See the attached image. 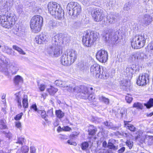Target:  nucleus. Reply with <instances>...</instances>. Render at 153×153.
Here are the masks:
<instances>
[{
	"instance_id": "1",
	"label": "nucleus",
	"mask_w": 153,
	"mask_h": 153,
	"mask_svg": "<svg viewBox=\"0 0 153 153\" xmlns=\"http://www.w3.org/2000/svg\"><path fill=\"white\" fill-rule=\"evenodd\" d=\"M2 13L0 15V25L2 27L7 28L12 27L16 21V16L12 13L8 14L6 15Z\"/></svg>"
},
{
	"instance_id": "2",
	"label": "nucleus",
	"mask_w": 153,
	"mask_h": 153,
	"mask_svg": "<svg viewBox=\"0 0 153 153\" xmlns=\"http://www.w3.org/2000/svg\"><path fill=\"white\" fill-rule=\"evenodd\" d=\"M97 38V33L96 32L88 30L83 37L82 40V43L85 46L91 47L96 42Z\"/></svg>"
},
{
	"instance_id": "3",
	"label": "nucleus",
	"mask_w": 153,
	"mask_h": 153,
	"mask_svg": "<svg viewBox=\"0 0 153 153\" xmlns=\"http://www.w3.org/2000/svg\"><path fill=\"white\" fill-rule=\"evenodd\" d=\"M47 8L49 13L58 19H61L64 16V13H62L63 11L56 2H49L47 5Z\"/></svg>"
},
{
	"instance_id": "4",
	"label": "nucleus",
	"mask_w": 153,
	"mask_h": 153,
	"mask_svg": "<svg viewBox=\"0 0 153 153\" xmlns=\"http://www.w3.org/2000/svg\"><path fill=\"white\" fill-rule=\"evenodd\" d=\"M43 22L42 17L39 15L33 16L30 22V27L33 32L37 33L41 29Z\"/></svg>"
},
{
	"instance_id": "5",
	"label": "nucleus",
	"mask_w": 153,
	"mask_h": 153,
	"mask_svg": "<svg viewBox=\"0 0 153 153\" xmlns=\"http://www.w3.org/2000/svg\"><path fill=\"white\" fill-rule=\"evenodd\" d=\"M146 35L143 33L134 36L132 39L131 42L132 48L138 49L143 47L146 43Z\"/></svg>"
},
{
	"instance_id": "6",
	"label": "nucleus",
	"mask_w": 153,
	"mask_h": 153,
	"mask_svg": "<svg viewBox=\"0 0 153 153\" xmlns=\"http://www.w3.org/2000/svg\"><path fill=\"white\" fill-rule=\"evenodd\" d=\"M62 46L60 44H52L47 48V52L49 55L52 57H58L61 52Z\"/></svg>"
},
{
	"instance_id": "7",
	"label": "nucleus",
	"mask_w": 153,
	"mask_h": 153,
	"mask_svg": "<svg viewBox=\"0 0 153 153\" xmlns=\"http://www.w3.org/2000/svg\"><path fill=\"white\" fill-rule=\"evenodd\" d=\"M67 9L70 15H76L80 13L81 7L78 3L71 2L68 4Z\"/></svg>"
},
{
	"instance_id": "8",
	"label": "nucleus",
	"mask_w": 153,
	"mask_h": 153,
	"mask_svg": "<svg viewBox=\"0 0 153 153\" xmlns=\"http://www.w3.org/2000/svg\"><path fill=\"white\" fill-rule=\"evenodd\" d=\"M91 14L95 22H100L105 17L103 10L99 8H92L91 10Z\"/></svg>"
},
{
	"instance_id": "9",
	"label": "nucleus",
	"mask_w": 153,
	"mask_h": 153,
	"mask_svg": "<svg viewBox=\"0 0 153 153\" xmlns=\"http://www.w3.org/2000/svg\"><path fill=\"white\" fill-rule=\"evenodd\" d=\"M130 59L133 62L137 60L140 63H143L148 59V56L143 53L134 52L131 55Z\"/></svg>"
},
{
	"instance_id": "10",
	"label": "nucleus",
	"mask_w": 153,
	"mask_h": 153,
	"mask_svg": "<svg viewBox=\"0 0 153 153\" xmlns=\"http://www.w3.org/2000/svg\"><path fill=\"white\" fill-rule=\"evenodd\" d=\"M123 37L120 30H119L114 33H110L108 36V39L112 41L114 44H117L121 41Z\"/></svg>"
},
{
	"instance_id": "11",
	"label": "nucleus",
	"mask_w": 153,
	"mask_h": 153,
	"mask_svg": "<svg viewBox=\"0 0 153 153\" xmlns=\"http://www.w3.org/2000/svg\"><path fill=\"white\" fill-rule=\"evenodd\" d=\"M108 54L107 51L105 50H100L96 53L97 59L100 62L105 63L108 59Z\"/></svg>"
},
{
	"instance_id": "12",
	"label": "nucleus",
	"mask_w": 153,
	"mask_h": 153,
	"mask_svg": "<svg viewBox=\"0 0 153 153\" xmlns=\"http://www.w3.org/2000/svg\"><path fill=\"white\" fill-rule=\"evenodd\" d=\"M149 75L146 73L140 74L137 79V83L139 86L146 85L149 82Z\"/></svg>"
},
{
	"instance_id": "13",
	"label": "nucleus",
	"mask_w": 153,
	"mask_h": 153,
	"mask_svg": "<svg viewBox=\"0 0 153 153\" xmlns=\"http://www.w3.org/2000/svg\"><path fill=\"white\" fill-rule=\"evenodd\" d=\"M81 93V97L83 99H86L87 97L88 90L87 88L82 86H75L74 90V94Z\"/></svg>"
},
{
	"instance_id": "14",
	"label": "nucleus",
	"mask_w": 153,
	"mask_h": 153,
	"mask_svg": "<svg viewBox=\"0 0 153 153\" xmlns=\"http://www.w3.org/2000/svg\"><path fill=\"white\" fill-rule=\"evenodd\" d=\"M101 68L100 66L97 64H94L91 65L90 67V71L91 74L97 78L99 76Z\"/></svg>"
},
{
	"instance_id": "15",
	"label": "nucleus",
	"mask_w": 153,
	"mask_h": 153,
	"mask_svg": "<svg viewBox=\"0 0 153 153\" xmlns=\"http://www.w3.org/2000/svg\"><path fill=\"white\" fill-rule=\"evenodd\" d=\"M67 55L69 57V59L72 64L76 60L77 57V52L73 49H69L67 51Z\"/></svg>"
},
{
	"instance_id": "16",
	"label": "nucleus",
	"mask_w": 153,
	"mask_h": 153,
	"mask_svg": "<svg viewBox=\"0 0 153 153\" xmlns=\"http://www.w3.org/2000/svg\"><path fill=\"white\" fill-rule=\"evenodd\" d=\"M68 38L67 37L62 38L61 35H57L52 38V44H60L61 45L64 43L65 41H66Z\"/></svg>"
},
{
	"instance_id": "17",
	"label": "nucleus",
	"mask_w": 153,
	"mask_h": 153,
	"mask_svg": "<svg viewBox=\"0 0 153 153\" xmlns=\"http://www.w3.org/2000/svg\"><path fill=\"white\" fill-rule=\"evenodd\" d=\"M61 62L62 64L64 65H70L71 63L67 54H63L61 57Z\"/></svg>"
},
{
	"instance_id": "18",
	"label": "nucleus",
	"mask_w": 153,
	"mask_h": 153,
	"mask_svg": "<svg viewBox=\"0 0 153 153\" xmlns=\"http://www.w3.org/2000/svg\"><path fill=\"white\" fill-rule=\"evenodd\" d=\"M99 76L97 78H100L104 79H107L109 76V74L105 68H102L101 70L100 73H99Z\"/></svg>"
},
{
	"instance_id": "19",
	"label": "nucleus",
	"mask_w": 153,
	"mask_h": 153,
	"mask_svg": "<svg viewBox=\"0 0 153 153\" xmlns=\"http://www.w3.org/2000/svg\"><path fill=\"white\" fill-rule=\"evenodd\" d=\"M13 0H2L1 3L5 9L7 8L5 11H7V10L10 9L13 5Z\"/></svg>"
},
{
	"instance_id": "20",
	"label": "nucleus",
	"mask_w": 153,
	"mask_h": 153,
	"mask_svg": "<svg viewBox=\"0 0 153 153\" xmlns=\"http://www.w3.org/2000/svg\"><path fill=\"white\" fill-rule=\"evenodd\" d=\"M136 67V65L135 64H132L127 67L125 70L126 74L127 76H132L133 74L134 71L136 70L135 69Z\"/></svg>"
},
{
	"instance_id": "21",
	"label": "nucleus",
	"mask_w": 153,
	"mask_h": 153,
	"mask_svg": "<svg viewBox=\"0 0 153 153\" xmlns=\"http://www.w3.org/2000/svg\"><path fill=\"white\" fill-rule=\"evenodd\" d=\"M10 70L12 74H15L19 70L17 65L14 62H12L10 66Z\"/></svg>"
},
{
	"instance_id": "22",
	"label": "nucleus",
	"mask_w": 153,
	"mask_h": 153,
	"mask_svg": "<svg viewBox=\"0 0 153 153\" xmlns=\"http://www.w3.org/2000/svg\"><path fill=\"white\" fill-rule=\"evenodd\" d=\"M54 83L56 85L59 87L66 88L68 85L65 81H62L60 80H56Z\"/></svg>"
},
{
	"instance_id": "23",
	"label": "nucleus",
	"mask_w": 153,
	"mask_h": 153,
	"mask_svg": "<svg viewBox=\"0 0 153 153\" xmlns=\"http://www.w3.org/2000/svg\"><path fill=\"white\" fill-rule=\"evenodd\" d=\"M40 35L43 44L46 43L48 42L50 39L49 36L47 33H44L42 34H40Z\"/></svg>"
},
{
	"instance_id": "24",
	"label": "nucleus",
	"mask_w": 153,
	"mask_h": 153,
	"mask_svg": "<svg viewBox=\"0 0 153 153\" xmlns=\"http://www.w3.org/2000/svg\"><path fill=\"white\" fill-rule=\"evenodd\" d=\"M98 98L100 102H103L106 104L107 105L109 103V99L102 95H99L98 96Z\"/></svg>"
},
{
	"instance_id": "25",
	"label": "nucleus",
	"mask_w": 153,
	"mask_h": 153,
	"mask_svg": "<svg viewBox=\"0 0 153 153\" xmlns=\"http://www.w3.org/2000/svg\"><path fill=\"white\" fill-rule=\"evenodd\" d=\"M128 122L124 121L125 127L129 129L131 131H135L136 130L135 127L132 124H129Z\"/></svg>"
},
{
	"instance_id": "26",
	"label": "nucleus",
	"mask_w": 153,
	"mask_h": 153,
	"mask_svg": "<svg viewBox=\"0 0 153 153\" xmlns=\"http://www.w3.org/2000/svg\"><path fill=\"white\" fill-rule=\"evenodd\" d=\"M152 18L149 15L146 14L144 16V19L146 25H149L152 22Z\"/></svg>"
},
{
	"instance_id": "27",
	"label": "nucleus",
	"mask_w": 153,
	"mask_h": 153,
	"mask_svg": "<svg viewBox=\"0 0 153 153\" xmlns=\"http://www.w3.org/2000/svg\"><path fill=\"white\" fill-rule=\"evenodd\" d=\"M14 82L15 84L16 85H18L20 83L23 82V78L20 76H16L14 78Z\"/></svg>"
},
{
	"instance_id": "28",
	"label": "nucleus",
	"mask_w": 153,
	"mask_h": 153,
	"mask_svg": "<svg viewBox=\"0 0 153 153\" xmlns=\"http://www.w3.org/2000/svg\"><path fill=\"white\" fill-rule=\"evenodd\" d=\"M29 147L26 146H22L20 150H18L16 153H28Z\"/></svg>"
},
{
	"instance_id": "29",
	"label": "nucleus",
	"mask_w": 153,
	"mask_h": 153,
	"mask_svg": "<svg viewBox=\"0 0 153 153\" xmlns=\"http://www.w3.org/2000/svg\"><path fill=\"white\" fill-rule=\"evenodd\" d=\"M22 105L24 108H27L28 107V103L27 97V96H24L22 100Z\"/></svg>"
},
{
	"instance_id": "30",
	"label": "nucleus",
	"mask_w": 153,
	"mask_h": 153,
	"mask_svg": "<svg viewBox=\"0 0 153 153\" xmlns=\"http://www.w3.org/2000/svg\"><path fill=\"white\" fill-rule=\"evenodd\" d=\"M16 100L17 102V106L19 108H22L21 103V96L19 94H16Z\"/></svg>"
},
{
	"instance_id": "31",
	"label": "nucleus",
	"mask_w": 153,
	"mask_h": 153,
	"mask_svg": "<svg viewBox=\"0 0 153 153\" xmlns=\"http://www.w3.org/2000/svg\"><path fill=\"white\" fill-rule=\"evenodd\" d=\"M47 91L49 92L50 94L53 95L58 91V89L53 86H51L50 88L47 89Z\"/></svg>"
},
{
	"instance_id": "32",
	"label": "nucleus",
	"mask_w": 153,
	"mask_h": 153,
	"mask_svg": "<svg viewBox=\"0 0 153 153\" xmlns=\"http://www.w3.org/2000/svg\"><path fill=\"white\" fill-rule=\"evenodd\" d=\"M74 85H69L67 87L66 89L70 93L74 94Z\"/></svg>"
},
{
	"instance_id": "33",
	"label": "nucleus",
	"mask_w": 153,
	"mask_h": 153,
	"mask_svg": "<svg viewBox=\"0 0 153 153\" xmlns=\"http://www.w3.org/2000/svg\"><path fill=\"white\" fill-rule=\"evenodd\" d=\"M13 48L14 49L18 51L20 54L22 55H25V53L21 48L16 45H13Z\"/></svg>"
},
{
	"instance_id": "34",
	"label": "nucleus",
	"mask_w": 153,
	"mask_h": 153,
	"mask_svg": "<svg viewBox=\"0 0 153 153\" xmlns=\"http://www.w3.org/2000/svg\"><path fill=\"white\" fill-rule=\"evenodd\" d=\"M56 115L59 118H62L64 116V113L60 110H57L55 111Z\"/></svg>"
},
{
	"instance_id": "35",
	"label": "nucleus",
	"mask_w": 153,
	"mask_h": 153,
	"mask_svg": "<svg viewBox=\"0 0 153 153\" xmlns=\"http://www.w3.org/2000/svg\"><path fill=\"white\" fill-rule=\"evenodd\" d=\"M107 21L110 24L114 23L115 22V19L111 15L107 16Z\"/></svg>"
},
{
	"instance_id": "36",
	"label": "nucleus",
	"mask_w": 153,
	"mask_h": 153,
	"mask_svg": "<svg viewBox=\"0 0 153 153\" xmlns=\"http://www.w3.org/2000/svg\"><path fill=\"white\" fill-rule=\"evenodd\" d=\"M133 107L136 108L138 109H142L143 107L142 104L139 102H135L133 105Z\"/></svg>"
},
{
	"instance_id": "37",
	"label": "nucleus",
	"mask_w": 153,
	"mask_h": 153,
	"mask_svg": "<svg viewBox=\"0 0 153 153\" xmlns=\"http://www.w3.org/2000/svg\"><path fill=\"white\" fill-rule=\"evenodd\" d=\"M3 51L8 54L10 55L12 53V49L7 46H4Z\"/></svg>"
},
{
	"instance_id": "38",
	"label": "nucleus",
	"mask_w": 153,
	"mask_h": 153,
	"mask_svg": "<svg viewBox=\"0 0 153 153\" xmlns=\"http://www.w3.org/2000/svg\"><path fill=\"white\" fill-rule=\"evenodd\" d=\"M35 40V42L36 43L39 44H43L40 35L36 37Z\"/></svg>"
},
{
	"instance_id": "39",
	"label": "nucleus",
	"mask_w": 153,
	"mask_h": 153,
	"mask_svg": "<svg viewBox=\"0 0 153 153\" xmlns=\"http://www.w3.org/2000/svg\"><path fill=\"white\" fill-rule=\"evenodd\" d=\"M87 95H88V94H87ZM96 96L95 95L91 93L89 94L88 95H87V97L85 99L87 98L89 101H93L94 100Z\"/></svg>"
},
{
	"instance_id": "40",
	"label": "nucleus",
	"mask_w": 153,
	"mask_h": 153,
	"mask_svg": "<svg viewBox=\"0 0 153 153\" xmlns=\"http://www.w3.org/2000/svg\"><path fill=\"white\" fill-rule=\"evenodd\" d=\"M25 142V140L24 138L22 137H18L17 141L16 142V143L22 145Z\"/></svg>"
},
{
	"instance_id": "41",
	"label": "nucleus",
	"mask_w": 153,
	"mask_h": 153,
	"mask_svg": "<svg viewBox=\"0 0 153 153\" xmlns=\"http://www.w3.org/2000/svg\"><path fill=\"white\" fill-rule=\"evenodd\" d=\"M89 146V144L87 142H84L82 143L81 145V149L83 150H86Z\"/></svg>"
},
{
	"instance_id": "42",
	"label": "nucleus",
	"mask_w": 153,
	"mask_h": 153,
	"mask_svg": "<svg viewBox=\"0 0 153 153\" xmlns=\"http://www.w3.org/2000/svg\"><path fill=\"white\" fill-rule=\"evenodd\" d=\"M16 9L17 11L19 14H23V11L22 6L21 5H18L16 7Z\"/></svg>"
},
{
	"instance_id": "43",
	"label": "nucleus",
	"mask_w": 153,
	"mask_h": 153,
	"mask_svg": "<svg viewBox=\"0 0 153 153\" xmlns=\"http://www.w3.org/2000/svg\"><path fill=\"white\" fill-rule=\"evenodd\" d=\"M147 108H149L153 106V99H151L149 100L147 104H145Z\"/></svg>"
},
{
	"instance_id": "44",
	"label": "nucleus",
	"mask_w": 153,
	"mask_h": 153,
	"mask_svg": "<svg viewBox=\"0 0 153 153\" xmlns=\"http://www.w3.org/2000/svg\"><path fill=\"white\" fill-rule=\"evenodd\" d=\"M130 84V82L129 80H123L122 81L121 85L125 87L128 86Z\"/></svg>"
},
{
	"instance_id": "45",
	"label": "nucleus",
	"mask_w": 153,
	"mask_h": 153,
	"mask_svg": "<svg viewBox=\"0 0 153 153\" xmlns=\"http://www.w3.org/2000/svg\"><path fill=\"white\" fill-rule=\"evenodd\" d=\"M125 100L127 102L130 103L132 102L133 100V98L131 95L128 94V95L126 96Z\"/></svg>"
},
{
	"instance_id": "46",
	"label": "nucleus",
	"mask_w": 153,
	"mask_h": 153,
	"mask_svg": "<svg viewBox=\"0 0 153 153\" xmlns=\"http://www.w3.org/2000/svg\"><path fill=\"white\" fill-rule=\"evenodd\" d=\"M38 113L41 114V117L43 118H45L46 114L45 111L43 110H39L38 111Z\"/></svg>"
},
{
	"instance_id": "47",
	"label": "nucleus",
	"mask_w": 153,
	"mask_h": 153,
	"mask_svg": "<svg viewBox=\"0 0 153 153\" xmlns=\"http://www.w3.org/2000/svg\"><path fill=\"white\" fill-rule=\"evenodd\" d=\"M104 124L106 126V128H112V124L110 122H108L106 121L104 123Z\"/></svg>"
},
{
	"instance_id": "48",
	"label": "nucleus",
	"mask_w": 153,
	"mask_h": 153,
	"mask_svg": "<svg viewBox=\"0 0 153 153\" xmlns=\"http://www.w3.org/2000/svg\"><path fill=\"white\" fill-rule=\"evenodd\" d=\"M38 88L41 91H43L46 88V86L43 84H40L38 85Z\"/></svg>"
},
{
	"instance_id": "49",
	"label": "nucleus",
	"mask_w": 153,
	"mask_h": 153,
	"mask_svg": "<svg viewBox=\"0 0 153 153\" xmlns=\"http://www.w3.org/2000/svg\"><path fill=\"white\" fill-rule=\"evenodd\" d=\"M133 142L131 141L128 140L126 142V144L129 148V149H131L133 146Z\"/></svg>"
},
{
	"instance_id": "50",
	"label": "nucleus",
	"mask_w": 153,
	"mask_h": 153,
	"mask_svg": "<svg viewBox=\"0 0 153 153\" xmlns=\"http://www.w3.org/2000/svg\"><path fill=\"white\" fill-rule=\"evenodd\" d=\"M23 115V113L21 112L19 114L17 115L14 117V119L16 120H20L22 118Z\"/></svg>"
},
{
	"instance_id": "51",
	"label": "nucleus",
	"mask_w": 153,
	"mask_h": 153,
	"mask_svg": "<svg viewBox=\"0 0 153 153\" xmlns=\"http://www.w3.org/2000/svg\"><path fill=\"white\" fill-rule=\"evenodd\" d=\"M56 23L52 21H50L49 24V27L51 29L54 28L56 27Z\"/></svg>"
},
{
	"instance_id": "52",
	"label": "nucleus",
	"mask_w": 153,
	"mask_h": 153,
	"mask_svg": "<svg viewBox=\"0 0 153 153\" xmlns=\"http://www.w3.org/2000/svg\"><path fill=\"white\" fill-rule=\"evenodd\" d=\"M79 134V133L77 132H74L72 134H71L70 135V138L73 139L75 136H77Z\"/></svg>"
},
{
	"instance_id": "53",
	"label": "nucleus",
	"mask_w": 153,
	"mask_h": 153,
	"mask_svg": "<svg viewBox=\"0 0 153 153\" xmlns=\"http://www.w3.org/2000/svg\"><path fill=\"white\" fill-rule=\"evenodd\" d=\"M148 143L149 145L153 144V136H149Z\"/></svg>"
},
{
	"instance_id": "54",
	"label": "nucleus",
	"mask_w": 153,
	"mask_h": 153,
	"mask_svg": "<svg viewBox=\"0 0 153 153\" xmlns=\"http://www.w3.org/2000/svg\"><path fill=\"white\" fill-rule=\"evenodd\" d=\"M30 108L33 109L35 111L37 112V113H38V111L39 110H38L36 104L32 105L30 107Z\"/></svg>"
},
{
	"instance_id": "55",
	"label": "nucleus",
	"mask_w": 153,
	"mask_h": 153,
	"mask_svg": "<svg viewBox=\"0 0 153 153\" xmlns=\"http://www.w3.org/2000/svg\"><path fill=\"white\" fill-rule=\"evenodd\" d=\"M7 126L4 122H1L0 124V129H4L6 128Z\"/></svg>"
},
{
	"instance_id": "56",
	"label": "nucleus",
	"mask_w": 153,
	"mask_h": 153,
	"mask_svg": "<svg viewBox=\"0 0 153 153\" xmlns=\"http://www.w3.org/2000/svg\"><path fill=\"white\" fill-rule=\"evenodd\" d=\"M63 131H69L71 130V128L69 127L66 126L63 127Z\"/></svg>"
},
{
	"instance_id": "57",
	"label": "nucleus",
	"mask_w": 153,
	"mask_h": 153,
	"mask_svg": "<svg viewBox=\"0 0 153 153\" xmlns=\"http://www.w3.org/2000/svg\"><path fill=\"white\" fill-rule=\"evenodd\" d=\"M15 126L17 128L20 129L21 127V123L19 121H16L15 122Z\"/></svg>"
},
{
	"instance_id": "58",
	"label": "nucleus",
	"mask_w": 153,
	"mask_h": 153,
	"mask_svg": "<svg viewBox=\"0 0 153 153\" xmlns=\"http://www.w3.org/2000/svg\"><path fill=\"white\" fill-rule=\"evenodd\" d=\"M108 147L111 149H115V146H114V144L111 143H109L108 145Z\"/></svg>"
},
{
	"instance_id": "59",
	"label": "nucleus",
	"mask_w": 153,
	"mask_h": 153,
	"mask_svg": "<svg viewBox=\"0 0 153 153\" xmlns=\"http://www.w3.org/2000/svg\"><path fill=\"white\" fill-rule=\"evenodd\" d=\"M36 149L33 146L30 147V153H36Z\"/></svg>"
},
{
	"instance_id": "60",
	"label": "nucleus",
	"mask_w": 153,
	"mask_h": 153,
	"mask_svg": "<svg viewBox=\"0 0 153 153\" xmlns=\"http://www.w3.org/2000/svg\"><path fill=\"white\" fill-rule=\"evenodd\" d=\"M96 130L93 129L90 130L89 131V134L90 135H93L95 133Z\"/></svg>"
},
{
	"instance_id": "61",
	"label": "nucleus",
	"mask_w": 153,
	"mask_h": 153,
	"mask_svg": "<svg viewBox=\"0 0 153 153\" xmlns=\"http://www.w3.org/2000/svg\"><path fill=\"white\" fill-rule=\"evenodd\" d=\"M125 149V147H122L118 151V153H122L124 151Z\"/></svg>"
},
{
	"instance_id": "62",
	"label": "nucleus",
	"mask_w": 153,
	"mask_h": 153,
	"mask_svg": "<svg viewBox=\"0 0 153 153\" xmlns=\"http://www.w3.org/2000/svg\"><path fill=\"white\" fill-rule=\"evenodd\" d=\"M67 143L70 145H73L74 146L76 145V143L75 142H73L70 140H68L67 141Z\"/></svg>"
},
{
	"instance_id": "63",
	"label": "nucleus",
	"mask_w": 153,
	"mask_h": 153,
	"mask_svg": "<svg viewBox=\"0 0 153 153\" xmlns=\"http://www.w3.org/2000/svg\"><path fill=\"white\" fill-rule=\"evenodd\" d=\"M124 7V10H128L130 9V7L129 4H126Z\"/></svg>"
},
{
	"instance_id": "64",
	"label": "nucleus",
	"mask_w": 153,
	"mask_h": 153,
	"mask_svg": "<svg viewBox=\"0 0 153 153\" xmlns=\"http://www.w3.org/2000/svg\"><path fill=\"white\" fill-rule=\"evenodd\" d=\"M63 127L61 128L60 126H59L58 127L57 129V131L58 132L62 131H63Z\"/></svg>"
}]
</instances>
